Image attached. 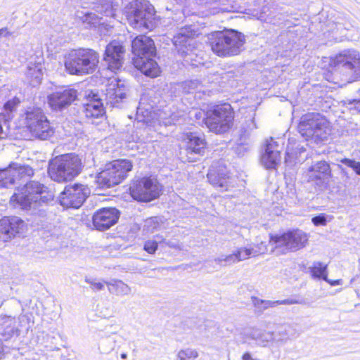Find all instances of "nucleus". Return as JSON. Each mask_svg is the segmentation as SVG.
<instances>
[{"label":"nucleus","instance_id":"nucleus-58","mask_svg":"<svg viewBox=\"0 0 360 360\" xmlns=\"http://www.w3.org/2000/svg\"><path fill=\"white\" fill-rule=\"evenodd\" d=\"M121 358H122V359H126L127 358V354H125V353L122 354H121Z\"/></svg>","mask_w":360,"mask_h":360},{"label":"nucleus","instance_id":"nucleus-5","mask_svg":"<svg viewBox=\"0 0 360 360\" xmlns=\"http://www.w3.org/2000/svg\"><path fill=\"white\" fill-rule=\"evenodd\" d=\"M212 51L220 57L237 56L244 50L245 36L233 30L216 32L209 37Z\"/></svg>","mask_w":360,"mask_h":360},{"label":"nucleus","instance_id":"nucleus-17","mask_svg":"<svg viewBox=\"0 0 360 360\" xmlns=\"http://www.w3.org/2000/svg\"><path fill=\"white\" fill-rule=\"evenodd\" d=\"M77 96V91L74 89H60L48 96L47 102L52 110L61 112L68 108Z\"/></svg>","mask_w":360,"mask_h":360},{"label":"nucleus","instance_id":"nucleus-56","mask_svg":"<svg viewBox=\"0 0 360 360\" xmlns=\"http://www.w3.org/2000/svg\"><path fill=\"white\" fill-rule=\"evenodd\" d=\"M4 352V347L1 340L0 339V358L3 356Z\"/></svg>","mask_w":360,"mask_h":360},{"label":"nucleus","instance_id":"nucleus-31","mask_svg":"<svg viewBox=\"0 0 360 360\" xmlns=\"http://www.w3.org/2000/svg\"><path fill=\"white\" fill-rule=\"evenodd\" d=\"M105 113L103 105L97 95L93 94V99L85 105V114L87 117L98 118Z\"/></svg>","mask_w":360,"mask_h":360},{"label":"nucleus","instance_id":"nucleus-59","mask_svg":"<svg viewBox=\"0 0 360 360\" xmlns=\"http://www.w3.org/2000/svg\"><path fill=\"white\" fill-rule=\"evenodd\" d=\"M141 108L139 107L137 108V114H139L141 112Z\"/></svg>","mask_w":360,"mask_h":360},{"label":"nucleus","instance_id":"nucleus-28","mask_svg":"<svg viewBox=\"0 0 360 360\" xmlns=\"http://www.w3.org/2000/svg\"><path fill=\"white\" fill-rule=\"evenodd\" d=\"M43 65L40 61L32 63L30 61L27 66L25 77L27 82L32 86L41 83L43 77Z\"/></svg>","mask_w":360,"mask_h":360},{"label":"nucleus","instance_id":"nucleus-57","mask_svg":"<svg viewBox=\"0 0 360 360\" xmlns=\"http://www.w3.org/2000/svg\"><path fill=\"white\" fill-rule=\"evenodd\" d=\"M163 243H165L167 246H169L170 248H176V245H174V243H173L170 241H166L165 240V241Z\"/></svg>","mask_w":360,"mask_h":360},{"label":"nucleus","instance_id":"nucleus-20","mask_svg":"<svg viewBox=\"0 0 360 360\" xmlns=\"http://www.w3.org/2000/svg\"><path fill=\"white\" fill-rule=\"evenodd\" d=\"M120 214V211L115 207L100 209L92 217L93 224L97 230L105 231L117 222Z\"/></svg>","mask_w":360,"mask_h":360},{"label":"nucleus","instance_id":"nucleus-52","mask_svg":"<svg viewBox=\"0 0 360 360\" xmlns=\"http://www.w3.org/2000/svg\"><path fill=\"white\" fill-rule=\"evenodd\" d=\"M13 32H10L7 27L0 29V39L8 38L12 35Z\"/></svg>","mask_w":360,"mask_h":360},{"label":"nucleus","instance_id":"nucleus-42","mask_svg":"<svg viewBox=\"0 0 360 360\" xmlns=\"http://www.w3.org/2000/svg\"><path fill=\"white\" fill-rule=\"evenodd\" d=\"M228 0H205V4L210 8L216 9L218 11H228V8L223 7L226 5V2Z\"/></svg>","mask_w":360,"mask_h":360},{"label":"nucleus","instance_id":"nucleus-1","mask_svg":"<svg viewBox=\"0 0 360 360\" xmlns=\"http://www.w3.org/2000/svg\"><path fill=\"white\" fill-rule=\"evenodd\" d=\"M54 193L44 184L37 181H30L14 193L11 201L15 202L24 210L30 212L32 223L38 225L47 217V211L44 207L52 204Z\"/></svg>","mask_w":360,"mask_h":360},{"label":"nucleus","instance_id":"nucleus-43","mask_svg":"<svg viewBox=\"0 0 360 360\" xmlns=\"http://www.w3.org/2000/svg\"><path fill=\"white\" fill-rule=\"evenodd\" d=\"M340 162L346 166L351 167L356 174L360 175V162L348 158L342 159Z\"/></svg>","mask_w":360,"mask_h":360},{"label":"nucleus","instance_id":"nucleus-33","mask_svg":"<svg viewBox=\"0 0 360 360\" xmlns=\"http://www.w3.org/2000/svg\"><path fill=\"white\" fill-rule=\"evenodd\" d=\"M108 290L112 294L118 296L127 295L131 292V288L120 280H113L110 282H105Z\"/></svg>","mask_w":360,"mask_h":360},{"label":"nucleus","instance_id":"nucleus-51","mask_svg":"<svg viewBox=\"0 0 360 360\" xmlns=\"http://www.w3.org/2000/svg\"><path fill=\"white\" fill-rule=\"evenodd\" d=\"M190 115L193 116L196 120L202 119L205 121L206 114L203 111L195 110L190 112Z\"/></svg>","mask_w":360,"mask_h":360},{"label":"nucleus","instance_id":"nucleus-34","mask_svg":"<svg viewBox=\"0 0 360 360\" xmlns=\"http://www.w3.org/2000/svg\"><path fill=\"white\" fill-rule=\"evenodd\" d=\"M309 271L314 278L328 281L327 264L321 262H314Z\"/></svg>","mask_w":360,"mask_h":360},{"label":"nucleus","instance_id":"nucleus-41","mask_svg":"<svg viewBox=\"0 0 360 360\" xmlns=\"http://www.w3.org/2000/svg\"><path fill=\"white\" fill-rule=\"evenodd\" d=\"M115 347V340L110 338H104L99 343V349L102 353H109Z\"/></svg>","mask_w":360,"mask_h":360},{"label":"nucleus","instance_id":"nucleus-24","mask_svg":"<svg viewBox=\"0 0 360 360\" xmlns=\"http://www.w3.org/2000/svg\"><path fill=\"white\" fill-rule=\"evenodd\" d=\"M127 88L121 81H112L105 90L107 104L112 107H118L119 104L126 98Z\"/></svg>","mask_w":360,"mask_h":360},{"label":"nucleus","instance_id":"nucleus-13","mask_svg":"<svg viewBox=\"0 0 360 360\" xmlns=\"http://www.w3.org/2000/svg\"><path fill=\"white\" fill-rule=\"evenodd\" d=\"M130 195L137 200L150 202L159 197L161 189L157 179L151 177H143L131 184Z\"/></svg>","mask_w":360,"mask_h":360},{"label":"nucleus","instance_id":"nucleus-47","mask_svg":"<svg viewBox=\"0 0 360 360\" xmlns=\"http://www.w3.org/2000/svg\"><path fill=\"white\" fill-rule=\"evenodd\" d=\"M327 218L328 215L324 213H321L314 217L311 219V221L315 226H325L327 224Z\"/></svg>","mask_w":360,"mask_h":360},{"label":"nucleus","instance_id":"nucleus-14","mask_svg":"<svg viewBox=\"0 0 360 360\" xmlns=\"http://www.w3.org/2000/svg\"><path fill=\"white\" fill-rule=\"evenodd\" d=\"M34 175V169L28 165L11 163L7 168L0 169V181L5 183L6 187L18 185L17 192L21 188V184Z\"/></svg>","mask_w":360,"mask_h":360},{"label":"nucleus","instance_id":"nucleus-16","mask_svg":"<svg viewBox=\"0 0 360 360\" xmlns=\"http://www.w3.org/2000/svg\"><path fill=\"white\" fill-rule=\"evenodd\" d=\"M206 148L205 139L194 132L186 133L183 139V148L181 152L185 155L188 162H195L204 155Z\"/></svg>","mask_w":360,"mask_h":360},{"label":"nucleus","instance_id":"nucleus-50","mask_svg":"<svg viewBox=\"0 0 360 360\" xmlns=\"http://www.w3.org/2000/svg\"><path fill=\"white\" fill-rule=\"evenodd\" d=\"M85 281L91 285V288L94 290H102L104 289V284L96 279L86 278Z\"/></svg>","mask_w":360,"mask_h":360},{"label":"nucleus","instance_id":"nucleus-23","mask_svg":"<svg viewBox=\"0 0 360 360\" xmlns=\"http://www.w3.org/2000/svg\"><path fill=\"white\" fill-rule=\"evenodd\" d=\"M280 146L273 138L266 141L264 153L261 158L262 164L266 169H274L281 161Z\"/></svg>","mask_w":360,"mask_h":360},{"label":"nucleus","instance_id":"nucleus-54","mask_svg":"<svg viewBox=\"0 0 360 360\" xmlns=\"http://www.w3.org/2000/svg\"><path fill=\"white\" fill-rule=\"evenodd\" d=\"M256 128H257V126L255 122V119L252 118L250 120V123L248 124V129H245V131H247L248 130H252L253 129H256Z\"/></svg>","mask_w":360,"mask_h":360},{"label":"nucleus","instance_id":"nucleus-44","mask_svg":"<svg viewBox=\"0 0 360 360\" xmlns=\"http://www.w3.org/2000/svg\"><path fill=\"white\" fill-rule=\"evenodd\" d=\"M261 338V340L259 342V345L261 347H266L269 342H274V333L264 330Z\"/></svg>","mask_w":360,"mask_h":360},{"label":"nucleus","instance_id":"nucleus-7","mask_svg":"<svg viewBox=\"0 0 360 360\" xmlns=\"http://www.w3.org/2000/svg\"><path fill=\"white\" fill-rule=\"evenodd\" d=\"M99 54L91 49H80L69 53L65 62L66 70L71 75H87L96 71Z\"/></svg>","mask_w":360,"mask_h":360},{"label":"nucleus","instance_id":"nucleus-11","mask_svg":"<svg viewBox=\"0 0 360 360\" xmlns=\"http://www.w3.org/2000/svg\"><path fill=\"white\" fill-rule=\"evenodd\" d=\"M233 121V112L228 103L216 105L206 112L205 124L216 134L226 132L232 127Z\"/></svg>","mask_w":360,"mask_h":360},{"label":"nucleus","instance_id":"nucleus-38","mask_svg":"<svg viewBox=\"0 0 360 360\" xmlns=\"http://www.w3.org/2000/svg\"><path fill=\"white\" fill-rule=\"evenodd\" d=\"M243 248L245 254H247V259L250 257H255L264 254L267 251V246L264 242L255 244L253 246H250V248Z\"/></svg>","mask_w":360,"mask_h":360},{"label":"nucleus","instance_id":"nucleus-37","mask_svg":"<svg viewBox=\"0 0 360 360\" xmlns=\"http://www.w3.org/2000/svg\"><path fill=\"white\" fill-rule=\"evenodd\" d=\"M193 32L190 27L181 28L179 33L174 37V44L177 46L186 44L192 37Z\"/></svg>","mask_w":360,"mask_h":360},{"label":"nucleus","instance_id":"nucleus-8","mask_svg":"<svg viewBox=\"0 0 360 360\" xmlns=\"http://www.w3.org/2000/svg\"><path fill=\"white\" fill-rule=\"evenodd\" d=\"M308 239L307 234L303 231L293 229L283 233L271 234L269 245L276 255H284L303 248Z\"/></svg>","mask_w":360,"mask_h":360},{"label":"nucleus","instance_id":"nucleus-21","mask_svg":"<svg viewBox=\"0 0 360 360\" xmlns=\"http://www.w3.org/2000/svg\"><path fill=\"white\" fill-rule=\"evenodd\" d=\"M310 181L314 182L318 189L323 191L326 188L330 176V167L326 161H320L309 169Z\"/></svg>","mask_w":360,"mask_h":360},{"label":"nucleus","instance_id":"nucleus-36","mask_svg":"<svg viewBox=\"0 0 360 360\" xmlns=\"http://www.w3.org/2000/svg\"><path fill=\"white\" fill-rule=\"evenodd\" d=\"M165 241L162 236L156 235L153 238L147 240L143 245V250L149 254H154L158 247L159 243Z\"/></svg>","mask_w":360,"mask_h":360},{"label":"nucleus","instance_id":"nucleus-12","mask_svg":"<svg viewBox=\"0 0 360 360\" xmlns=\"http://www.w3.org/2000/svg\"><path fill=\"white\" fill-rule=\"evenodd\" d=\"M334 65L347 82L360 79V56L355 50H345L335 56Z\"/></svg>","mask_w":360,"mask_h":360},{"label":"nucleus","instance_id":"nucleus-55","mask_svg":"<svg viewBox=\"0 0 360 360\" xmlns=\"http://www.w3.org/2000/svg\"><path fill=\"white\" fill-rule=\"evenodd\" d=\"M326 281L327 283H330L333 286L340 285L341 283H342L341 280H334V281H332V280H329L328 278V281Z\"/></svg>","mask_w":360,"mask_h":360},{"label":"nucleus","instance_id":"nucleus-18","mask_svg":"<svg viewBox=\"0 0 360 360\" xmlns=\"http://www.w3.org/2000/svg\"><path fill=\"white\" fill-rule=\"evenodd\" d=\"M125 49L120 41L113 40L105 47L103 62L108 69L115 72L122 68Z\"/></svg>","mask_w":360,"mask_h":360},{"label":"nucleus","instance_id":"nucleus-26","mask_svg":"<svg viewBox=\"0 0 360 360\" xmlns=\"http://www.w3.org/2000/svg\"><path fill=\"white\" fill-rule=\"evenodd\" d=\"M252 301L254 307L259 312H263L264 310L269 308H274L280 304H302V300H299L295 298H288L282 300H263L258 297H252Z\"/></svg>","mask_w":360,"mask_h":360},{"label":"nucleus","instance_id":"nucleus-48","mask_svg":"<svg viewBox=\"0 0 360 360\" xmlns=\"http://www.w3.org/2000/svg\"><path fill=\"white\" fill-rule=\"evenodd\" d=\"M20 103V99L17 97H14L11 100L8 101L4 104V107L6 111L12 112L16 108V107L19 105Z\"/></svg>","mask_w":360,"mask_h":360},{"label":"nucleus","instance_id":"nucleus-9","mask_svg":"<svg viewBox=\"0 0 360 360\" xmlns=\"http://www.w3.org/2000/svg\"><path fill=\"white\" fill-rule=\"evenodd\" d=\"M298 130L302 136L306 139H314L315 141L327 140L331 131L328 120L319 113L316 112L302 115L298 125Z\"/></svg>","mask_w":360,"mask_h":360},{"label":"nucleus","instance_id":"nucleus-49","mask_svg":"<svg viewBox=\"0 0 360 360\" xmlns=\"http://www.w3.org/2000/svg\"><path fill=\"white\" fill-rule=\"evenodd\" d=\"M348 105L352 114L360 112V100H349Z\"/></svg>","mask_w":360,"mask_h":360},{"label":"nucleus","instance_id":"nucleus-2","mask_svg":"<svg viewBox=\"0 0 360 360\" xmlns=\"http://www.w3.org/2000/svg\"><path fill=\"white\" fill-rule=\"evenodd\" d=\"M19 127L26 129L37 139L46 140L54 134L44 110L35 105H30L20 110L18 120Z\"/></svg>","mask_w":360,"mask_h":360},{"label":"nucleus","instance_id":"nucleus-25","mask_svg":"<svg viewBox=\"0 0 360 360\" xmlns=\"http://www.w3.org/2000/svg\"><path fill=\"white\" fill-rule=\"evenodd\" d=\"M154 57L133 58L134 66L143 74L150 77H156L160 72V67Z\"/></svg>","mask_w":360,"mask_h":360},{"label":"nucleus","instance_id":"nucleus-19","mask_svg":"<svg viewBox=\"0 0 360 360\" xmlns=\"http://www.w3.org/2000/svg\"><path fill=\"white\" fill-rule=\"evenodd\" d=\"M26 229V224L20 217L16 216L5 217L0 220V239L7 241L21 234Z\"/></svg>","mask_w":360,"mask_h":360},{"label":"nucleus","instance_id":"nucleus-45","mask_svg":"<svg viewBox=\"0 0 360 360\" xmlns=\"http://www.w3.org/2000/svg\"><path fill=\"white\" fill-rule=\"evenodd\" d=\"M264 330L261 329L254 328L250 330V332L247 333V336L250 339L255 340L257 344L259 345V342L261 340L262 335L263 334Z\"/></svg>","mask_w":360,"mask_h":360},{"label":"nucleus","instance_id":"nucleus-35","mask_svg":"<svg viewBox=\"0 0 360 360\" xmlns=\"http://www.w3.org/2000/svg\"><path fill=\"white\" fill-rule=\"evenodd\" d=\"M290 326L287 324H282L277 326L274 333V342L285 343L289 339V330Z\"/></svg>","mask_w":360,"mask_h":360},{"label":"nucleus","instance_id":"nucleus-40","mask_svg":"<svg viewBox=\"0 0 360 360\" xmlns=\"http://www.w3.org/2000/svg\"><path fill=\"white\" fill-rule=\"evenodd\" d=\"M198 356L197 350L187 348L181 349L178 352L177 359L179 360H194Z\"/></svg>","mask_w":360,"mask_h":360},{"label":"nucleus","instance_id":"nucleus-39","mask_svg":"<svg viewBox=\"0 0 360 360\" xmlns=\"http://www.w3.org/2000/svg\"><path fill=\"white\" fill-rule=\"evenodd\" d=\"M160 226L159 219L156 217L147 219L143 226V231L152 233Z\"/></svg>","mask_w":360,"mask_h":360},{"label":"nucleus","instance_id":"nucleus-53","mask_svg":"<svg viewBox=\"0 0 360 360\" xmlns=\"http://www.w3.org/2000/svg\"><path fill=\"white\" fill-rule=\"evenodd\" d=\"M4 120V117L0 115V139H4L7 136L6 132L3 130V127H2V122Z\"/></svg>","mask_w":360,"mask_h":360},{"label":"nucleus","instance_id":"nucleus-22","mask_svg":"<svg viewBox=\"0 0 360 360\" xmlns=\"http://www.w3.org/2000/svg\"><path fill=\"white\" fill-rule=\"evenodd\" d=\"M134 58L155 57L156 48L153 40L146 35H139L131 41Z\"/></svg>","mask_w":360,"mask_h":360},{"label":"nucleus","instance_id":"nucleus-3","mask_svg":"<svg viewBox=\"0 0 360 360\" xmlns=\"http://www.w3.org/2000/svg\"><path fill=\"white\" fill-rule=\"evenodd\" d=\"M117 7V4L112 0H83L82 10H77L75 16L85 28H96L103 22H101L102 18L92 11L106 17L114 18Z\"/></svg>","mask_w":360,"mask_h":360},{"label":"nucleus","instance_id":"nucleus-29","mask_svg":"<svg viewBox=\"0 0 360 360\" xmlns=\"http://www.w3.org/2000/svg\"><path fill=\"white\" fill-rule=\"evenodd\" d=\"M207 179L210 184L214 186L224 188L227 186L228 176L225 167H219L217 169L213 165L207 173Z\"/></svg>","mask_w":360,"mask_h":360},{"label":"nucleus","instance_id":"nucleus-4","mask_svg":"<svg viewBox=\"0 0 360 360\" xmlns=\"http://www.w3.org/2000/svg\"><path fill=\"white\" fill-rule=\"evenodd\" d=\"M128 24L139 30H151L156 25L155 11L153 6L146 0H134L124 9Z\"/></svg>","mask_w":360,"mask_h":360},{"label":"nucleus","instance_id":"nucleus-32","mask_svg":"<svg viewBox=\"0 0 360 360\" xmlns=\"http://www.w3.org/2000/svg\"><path fill=\"white\" fill-rule=\"evenodd\" d=\"M244 248H238L236 252L227 256H221L214 259V262L220 266L231 265L247 259Z\"/></svg>","mask_w":360,"mask_h":360},{"label":"nucleus","instance_id":"nucleus-27","mask_svg":"<svg viewBox=\"0 0 360 360\" xmlns=\"http://www.w3.org/2000/svg\"><path fill=\"white\" fill-rule=\"evenodd\" d=\"M20 330L15 327V318L11 316H0V335L6 340L15 335H19Z\"/></svg>","mask_w":360,"mask_h":360},{"label":"nucleus","instance_id":"nucleus-30","mask_svg":"<svg viewBox=\"0 0 360 360\" xmlns=\"http://www.w3.org/2000/svg\"><path fill=\"white\" fill-rule=\"evenodd\" d=\"M202 87L203 86L199 80L191 79L181 83L175 84L173 85L172 89H174V92L179 91L177 94H175V96H180V91L184 94H193L195 91H202Z\"/></svg>","mask_w":360,"mask_h":360},{"label":"nucleus","instance_id":"nucleus-10","mask_svg":"<svg viewBox=\"0 0 360 360\" xmlns=\"http://www.w3.org/2000/svg\"><path fill=\"white\" fill-rule=\"evenodd\" d=\"M132 163L127 159L115 160L106 165L96 176V182L102 189L119 184L132 169Z\"/></svg>","mask_w":360,"mask_h":360},{"label":"nucleus","instance_id":"nucleus-15","mask_svg":"<svg viewBox=\"0 0 360 360\" xmlns=\"http://www.w3.org/2000/svg\"><path fill=\"white\" fill-rule=\"evenodd\" d=\"M90 194L89 188L82 184L67 185L59 195V202L64 207L79 208Z\"/></svg>","mask_w":360,"mask_h":360},{"label":"nucleus","instance_id":"nucleus-6","mask_svg":"<svg viewBox=\"0 0 360 360\" xmlns=\"http://www.w3.org/2000/svg\"><path fill=\"white\" fill-rule=\"evenodd\" d=\"M81 170V159L73 153H68L53 159L49 162L48 172L52 180L63 183L71 181Z\"/></svg>","mask_w":360,"mask_h":360},{"label":"nucleus","instance_id":"nucleus-46","mask_svg":"<svg viewBox=\"0 0 360 360\" xmlns=\"http://www.w3.org/2000/svg\"><path fill=\"white\" fill-rule=\"evenodd\" d=\"M305 151V148L303 146H300V144H298L296 148H295V150H291L289 146L287 148V150H286V155L288 156V158H297V153H299V154H301L302 152H304Z\"/></svg>","mask_w":360,"mask_h":360}]
</instances>
